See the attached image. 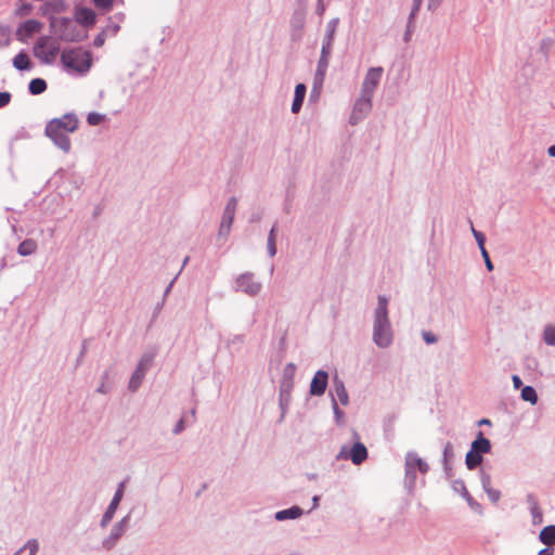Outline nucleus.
<instances>
[{
  "mask_svg": "<svg viewBox=\"0 0 555 555\" xmlns=\"http://www.w3.org/2000/svg\"><path fill=\"white\" fill-rule=\"evenodd\" d=\"M78 127V119L73 114H66L61 118L52 119L46 127V134L49 137L60 149L68 152L70 149V140L67 133L74 132Z\"/></svg>",
  "mask_w": 555,
  "mask_h": 555,
  "instance_id": "nucleus-1",
  "label": "nucleus"
},
{
  "mask_svg": "<svg viewBox=\"0 0 555 555\" xmlns=\"http://www.w3.org/2000/svg\"><path fill=\"white\" fill-rule=\"evenodd\" d=\"M387 305V298L385 296H378V302L374 315L373 340L380 348L390 346L392 341V332L388 319Z\"/></svg>",
  "mask_w": 555,
  "mask_h": 555,
  "instance_id": "nucleus-2",
  "label": "nucleus"
},
{
  "mask_svg": "<svg viewBox=\"0 0 555 555\" xmlns=\"http://www.w3.org/2000/svg\"><path fill=\"white\" fill-rule=\"evenodd\" d=\"M92 53L81 47L64 49L61 53V63L66 72L86 75L92 67Z\"/></svg>",
  "mask_w": 555,
  "mask_h": 555,
  "instance_id": "nucleus-3",
  "label": "nucleus"
},
{
  "mask_svg": "<svg viewBox=\"0 0 555 555\" xmlns=\"http://www.w3.org/2000/svg\"><path fill=\"white\" fill-rule=\"evenodd\" d=\"M60 52L59 42L48 36L38 38L34 46V54L46 64H52Z\"/></svg>",
  "mask_w": 555,
  "mask_h": 555,
  "instance_id": "nucleus-4",
  "label": "nucleus"
},
{
  "mask_svg": "<svg viewBox=\"0 0 555 555\" xmlns=\"http://www.w3.org/2000/svg\"><path fill=\"white\" fill-rule=\"evenodd\" d=\"M383 75V68L382 67H372L366 73V76L364 78V81L362 83V93L367 95H373L374 90L379 83V80Z\"/></svg>",
  "mask_w": 555,
  "mask_h": 555,
  "instance_id": "nucleus-5",
  "label": "nucleus"
},
{
  "mask_svg": "<svg viewBox=\"0 0 555 555\" xmlns=\"http://www.w3.org/2000/svg\"><path fill=\"white\" fill-rule=\"evenodd\" d=\"M338 457L350 459L353 464L359 465L366 460L367 450L363 443L357 442L352 446L351 450L348 453H345V451L341 450Z\"/></svg>",
  "mask_w": 555,
  "mask_h": 555,
  "instance_id": "nucleus-6",
  "label": "nucleus"
},
{
  "mask_svg": "<svg viewBox=\"0 0 555 555\" xmlns=\"http://www.w3.org/2000/svg\"><path fill=\"white\" fill-rule=\"evenodd\" d=\"M236 204H237V199L235 197H231L229 199V202L224 208L222 221L220 224V233H225V234L229 233L232 222L234 220Z\"/></svg>",
  "mask_w": 555,
  "mask_h": 555,
  "instance_id": "nucleus-7",
  "label": "nucleus"
},
{
  "mask_svg": "<svg viewBox=\"0 0 555 555\" xmlns=\"http://www.w3.org/2000/svg\"><path fill=\"white\" fill-rule=\"evenodd\" d=\"M237 287L247 295L254 296L260 292L261 284L255 281L253 275L244 274L237 279Z\"/></svg>",
  "mask_w": 555,
  "mask_h": 555,
  "instance_id": "nucleus-8",
  "label": "nucleus"
},
{
  "mask_svg": "<svg viewBox=\"0 0 555 555\" xmlns=\"http://www.w3.org/2000/svg\"><path fill=\"white\" fill-rule=\"evenodd\" d=\"M371 99V95L362 93L361 98L354 104V108L351 115L352 122H356L358 119L362 118L370 112L372 107Z\"/></svg>",
  "mask_w": 555,
  "mask_h": 555,
  "instance_id": "nucleus-9",
  "label": "nucleus"
},
{
  "mask_svg": "<svg viewBox=\"0 0 555 555\" xmlns=\"http://www.w3.org/2000/svg\"><path fill=\"white\" fill-rule=\"evenodd\" d=\"M151 362H152L151 358H143V359H141V361L139 362V364L137 366V370L132 374V376L130 378V382H129V388L131 390H137L138 389V387L140 386V384H141V382H142V379L144 377V374L147 371Z\"/></svg>",
  "mask_w": 555,
  "mask_h": 555,
  "instance_id": "nucleus-10",
  "label": "nucleus"
},
{
  "mask_svg": "<svg viewBox=\"0 0 555 555\" xmlns=\"http://www.w3.org/2000/svg\"><path fill=\"white\" fill-rule=\"evenodd\" d=\"M328 375L325 371H318L310 384V392L313 396H321L325 392Z\"/></svg>",
  "mask_w": 555,
  "mask_h": 555,
  "instance_id": "nucleus-11",
  "label": "nucleus"
},
{
  "mask_svg": "<svg viewBox=\"0 0 555 555\" xmlns=\"http://www.w3.org/2000/svg\"><path fill=\"white\" fill-rule=\"evenodd\" d=\"M75 18L77 23L87 28L92 27L96 22V15L94 11L87 8H77L75 12Z\"/></svg>",
  "mask_w": 555,
  "mask_h": 555,
  "instance_id": "nucleus-12",
  "label": "nucleus"
},
{
  "mask_svg": "<svg viewBox=\"0 0 555 555\" xmlns=\"http://www.w3.org/2000/svg\"><path fill=\"white\" fill-rule=\"evenodd\" d=\"M122 495H124V483H120L111 504L108 505V508L106 509V512L103 516V522L111 521V519L113 518V516L122 499Z\"/></svg>",
  "mask_w": 555,
  "mask_h": 555,
  "instance_id": "nucleus-13",
  "label": "nucleus"
},
{
  "mask_svg": "<svg viewBox=\"0 0 555 555\" xmlns=\"http://www.w3.org/2000/svg\"><path fill=\"white\" fill-rule=\"evenodd\" d=\"M336 25L337 21H331L327 25V34L322 44L321 56L330 57Z\"/></svg>",
  "mask_w": 555,
  "mask_h": 555,
  "instance_id": "nucleus-14",
  "label": "nucleus"
},
{
  "mask_svg": "<svg viewBox=\"0 0 555 555\" xmlns=\"http://www.w3.org/2000/svg\"><path fill=\"white\" fill-rule=\"evenodd\" d=\"M42 27V24L36 20L25 21L18 28L17 34L20 36L29 37L35 33H38Z\"/></svg>",
  "mask_w": 555,
  "mask_h": 555,
  "instance_id": "nucleus-15",
  "label": "nucleus"
},
{
  "mask_svg": "<svg viewBox=\"0 0 555 555\" xmlns=\"http://www.w3.org/2000/svg\"><path fill=\"white\" fill-rule=\"evenodd\" d=\"M472 450L478 452L479 454L488 453L491 450V443L490 440L485 438L482 433L479 431L477 439L473 441L472 443Z\"/></svg>",
  "mask_w": 555,
  "mask_h": 555,
  "instance_id": "nucleus-16",
  "label": "nucleus"
},
{
  "mask_svg": "<svg viewBox=\"0 0 555 555\" xmlns=\"http://www.w3.org/2000/svg\"><path fill=\"white\" fill-rule=\"evenodd\" d=\"M306 95V86L304 83H298L295 88V96L292 104V112L297 114L302 105L304 99Z\"/></svg>",
  "mask_w": 555,
  "mask_h": 555,
  "instance_id": "nucleus-17",
  "label": "nucleus"
},
{
  "mask_svg": "<svg viewBox=\"0 0 555 555\" xmlns=\"http://www.w3.org/2000/svg\"><path fill=\"white\" fill-rule=\"evenodd\" d=\"M528 503L530 504V511L532 515V521L534 525H540L543 521L542 511L539 506L537 499L533 495H528Z\"/></svg>",
  "mask_w": 555,
  "mask_h": 555,
  "instance_id": "nucleus-18",
  "label": "nucleus"
},
{
  "mask_svg": "<svg viewBox=\"0 0 555 555\" xmlns=\"http://www.w3.org/2000/svg\"><path fill=\"white\" fill-rule=\"evenodd\" d=\"M406 466L410 469L417 468L421 473L425 474L428 470V465L416 454H409L406 457Z\"/></svg>",
  "mask_w": 555,
  "mask_h": 555,
  "instance_id": "nucleus-19",
  "label": "nucleus"
},
{
  "mask_svg": "<svg viewBox=\"0 0 555 555\" xmlns=\"http://www.w3.org/2000/svg\"><path fill=\"white\" fill-rule=\"evenodd\" d=\"M542 543L546 545L555 544V526L544 527L539 535Z\"/></svg>",
  "mask_w": 555,
  "mask_h": 555,
  "instance_id": "nucleus-20",
  "label": "nucleus"
},
{
  "mask_svg": "<svg viewBox=\"0 0 555 555\" xmlns=\"http://www.w3.org/2000/svg\"><path fill=\"white\" fill-rule=\"evenodd\" d=\"M13 65L15 68L24 70L30 68L31 63L29 56L25 52H20L14 56Z\"/></svg>",
  "mask_w": 555,
  "mask_h": 555,
  "instance_id": "nucleus-21",
  "label": "nucleus"
},
{
  "mask_svg": "<svg viewBox=\"0 0 555 555\" xmlns=\"http://www.w3.org/2000/svg\"><path fill=\"white\" fill-rule=\"evenodd\" d=\"M301 515V509L297 506L291 507L288 509L280 511L275 514V518L278 520L285 519H295Z\"/></svg>",
  "mask_w": 555,
  "mask_h": 555,
  "instance_id": "nucleus-22",
  "label": "nucleus"
},
{
  "mask_svg": "<svg viewBox=\"0 0 555 555\" xmlns=\"http://www.w3.org/2000/svg\"><path fill=\"white\" fill-rule=\"evenodd\" d=\"M482 462V455L474 450H469L466 454L465 463L468 469H474Z\"/></svg>",
  "mask_w": 555,
  "mask_h": 555,
  "instance_id": "nucleus-23",
  "label": "nucleus"
},
{
  "mask_svg": "<svg viewBox=\"0 0 555 555\" xmlns=\"http://www.w3.org/2000/svg\"><path fill=\"white\" fill-rule=\"evenodd\" d=\"M36 249H37V244L35 241L25 240L18 245L17 251L22 256H28V255L34 254L36 251Z\"/></svg>",
  "mask_w": 555,
  "mask_h": 555,
  "instance_id": "nucleus-24",
  "label": "nucleus"
},
{
  "mask_svg": "<svg viewBox=\"0 0 555 555\" xmlns=\"http://www.w3.org/2000/svg\"><path fill=\"white\" fill-rule=\"evenodd\" d=\"M28 88L31 94L38 95L47 90V82L41 78H35L29 82Z\"/></svg>",
  "mask_w": 555,
  "mask_h": 555,
  "instance_id": "nucleus-25",
  "label": "nucleus"
},
{
  "mask_svg": "<svg viewBox=\"0 0 555 555\" xmlns=\"http://www.w3.org/2000/svg\"><path fill=\"white\" fill-rule=\"evenodd\" d=\"M335 395L343 405L348 404V393L343 383H335Z\"/></svg>",
  "mask_w": 555,
  "mask_h": 555,
  "instance_id": "nucleus-26",
  "label": "nucleus"
},
{
  "mask_svg": "<svg viewBox=\"0 0 555 555\" xmlns=\"http://www.w3.org/2000/svg\"><path fill=\"white\" fill-rule=\"evenodd\" d=\"M521 398L534 404L538 401V396L533 387L526 386L521 389Z\"/></svg>",
  "mask_w": 555,
  "mask_h": 555,
  "instance_id": "nucleus-27",
  "label": "nucleus"
},
{
  "mask_svg": "<svg viewBox=\"0 0 555 555\" xmlns=\"http://www.w3.org/2000/svg\"><path fill=\"white\" fill-rule=\"evenodd\" d=\"M544 341L547 345L555 346V326L547 325L543 333Z\"/></svg>",
  "mask_w": 555,
  "mask_h": 555,
  "instance_id": "nucleus-28",
  "label": "nucleus"
},
{
  "mask_svg": "<svg viewBox=\"0 0 555 555\" xmlns=\"http://www.w3.org/2000/svg\"><path fill=\"white\" fill-rule=\"evenodd\" d=\"M274 231H275V227H273L271 229L269 237H268V251L271 257H273L276 253Z\"/></svg>",
  "mask_w": 555,
  "mask_h": 555,
  "instance_id": "nucleus-29",
  "label": "nucleus"
},
{
  "mask_svg": "<svg viewBox=\"0 0 555 555\" xmlns=\"http://www.w3.org/2000/svg\"><path fill=\"white\" fill-rule=\"evenodd\" d=\"M327 64H328V57L320 56L317 75L320 76L321 79H323V77L325 75Z\"/></svg>",
  "mask_w": 555,
  "mask_h": 555,
  "instance_id": "nucleus-30",
  "label": "nucleus"
},
{
  "mask_svg": "<svg viewBox=\"0 0 555 555\" xmlns=\"http://www.w3.org/2000/svg\"><path fill=\"white\" fill-rule=\"evenodd\" d=\"M103 120V116L98 113H90L87 117V121L91 126H96Z\"/></svg>",
  "mask_w": 555,
  "mask_h": 555,
  "instance_id": "nucleus-31",
  "label": "nucleus"
},
{
  "mask_svg": "<svg viewBox=\"0 0 555 555\" xmlns=\"http://www.w3.org/2000/svg\"><path fill=\"white\" fill-rule=\"evenodd\" d=\"M472 232L478 243L479 248L482 249V247H485V242H486V237H485L483 233L475 230L474 227H472Z\"/></svg>",
  "mask_w": 555,
  "mask_h": 555,
  "instance_id": "nucleus-32",
  "label": "nucleus"
},
{
  "mask_svg": "<svg viewBox=\"0 0 555 555\" xmlns=\"http://www.w3.org/2000/svg\"><path fill=\"white\" fill-rule=\"evenodd\" d=\"M29 550V555H36V553L39 550V543L37 540H29L26 544V546Z\"/></svg>",
  "mask_w": 555,
  "mask_h": 555,
  "instance_id": "nucleus-33",
  "label": "nucleus"
},
{
  "mask_svg": "<svg viewBox=\"0 0 555 555\" xmlns=\"http://www.w3.org/2000/svg\"><path fill=\"white\" fill-rule=\"evenodd\" d=\"M480 251H481V255H482V257L485 259V263H486L487 269L489 271H492L493 270V264H492V262L490 260V257H489V254H488L486 247H482V249H480Z\"/></svg>",
  "mask_w": 555,
  "mask_h": 555,
  "instance_id": "nucleus-34",
  "label": "nucleus"
},
{
  "mask_svg": "<svg viewBox=\"0 0 555 555\" xmlns=\"http://www.w3.org/2000/svg\"><path fill=\"white\" fill-rule=\"evenodd\" d=\"M11 101V93L0 92V108L7 106Z\"/></svg>",
  "mask_w": 555,
  "mask_h": 555,
  "instance_id": "nucleus-35",
  "label": "nucleus"
},
{
  "mask_svg": "<svg viewBox=\"0 0 555 555\" xmlns=\"http://www.w3.org/2000/svg\"><path fill=\"white\" fill-rule=\"evenodd\" d=\"M423 338L427 344H434L437 340L431 332H423Z\"/></svg>",
  "mask_w": 555,
  "mask_h": 555,
  "instance_id": "nucleus-36",
  "label": "nucleus"
},
{
  "mask_svg": "<svg viewBox=\"0 0 555 555\" xmlns=\"http://www.w3.org/2000/svg\"><path fill=\"white\" fill-rule=\"evenodd\" d=\"M105 42V36L103 33L99 34L93 41V44L98 48L102 47Z\"/></svg>",
  "mask_w": 555,
  "mask_h": 555,
  "instance_id": "nucleus-37",
  "label": "nucleus"
},
{
  "mask_svg": "<svg viewBox=\"0 0 555 555\" xmlns=\"http://www.w3.org/2000/svg\"><path fill=\"white\" fill-rule=\"evenodd\" d=\"M488 494L493 502H496L500 499V492L496 490H488Z\"/></svg>",
  "mask_w": 555,
  "mask_h": 555,
  "instance_id": "nucleus-38",
  "label": "nucleus"
},
{
  "mask_svg": "<svg viewBox=\"0 0 555 555\" xmlns=\"http://www.w3.org/2000/svg\"><path fill=\"white\" fill-rule=\"evenodd\" d=\"M513 383L515 388H519L522 385V382L518 375L513 376Z\"/></svg>",
  "mask_w": 555,
  "mask_h": 555,
  "instance_id": "nucleus-39",
  "label": "nucleus"
},
{
  "mask_svg": "<svg viewBox=\"0 0 555 555\" xmlns=\"http://www.w3.org/2000/svg\"><path fill=\"white\" fill-rule=\"evenodd\" d=\"M183 420H180L173 429L175 434H179L183 429Z\"/></svg>",
  "mask_w": 555,
  "mask_h": 555,
  "instance_id": "nucleus-40",
  "label": "nucleus"
},
{
  "mask_svg": "<svg viewBox=\"0 0 555 555\" xmlns=\"http://www.w3.org/2000/svg\"><path fill=\"white\" fill-rule=\"evenodd\" d=\"M553 553H554V551L552 548L546 547V548L541 550L538 553V555H553Z\"/></svg>",
  "mask_w": 555,
  "mask_h": 555,
  "instance_id": "nucleus-41",
  "label": "nucleus"
},
{
  "mask_svg": "<svg viewBox=\"0 0 555 555\" xmlns=\"http://www.w3.org/2000/svg\"><path fill=\"white\" fill-rule=\"evenodd\" d=\"M98 4H100L103 9H111V4L112 2H106V1H103V2H96Z\"/></svg>",
  "mask_w": 555,
  "mask_h": 555,
  "instance_id": "nucleus-42",
  "label": "nucleus"
},
{
  "mask_svg": "<svg viewBox=\"0 0 555 555\" xmlns=\"http://www.w3.org/2000/svg\"><path fill=\"white\" fill-rule=\"evenodd\" d=\"M418 3L414 4L412 11H411V14H410V17L413 18L415 13L418 11Z\"/></svg>",
  "mask_w": 555,
  "mask_h": 555,
  "instance_id": "nucleus-43",
  "label": "nucleus"
},
{
  "mask_svg": "<svg viewBox=\"0 0 555 555\" xmlns=\"http://www.w3.org/2000/svg\"><path fill=\"white\" fill-rule=\"evenodd\" d=\"M547 152L551 157H555V145L550 146Z\"/></svg>",
  "mask_w": 555,
  "mask_h": 555,
  "instance_id": "nucleus-44",
  "label": "nucleus"
},
{
  "mask_svg": "<svg viewBox=\"0 0 555 555\" xmlns=\"http://www.w3.org/2000/svg\"><path fill=\"white\" fill-rule=\"evenodd\" d=\"M479 425H490V421L487 418H482L479 421Z\"/></svg>",
  "mask_w": 555,
  "mask_h": 555,
  "instance_id": "nucleus-45",
  "label": "nucleus"
},
{
  "mask_svg": "<svg viewBox=\"0 0 555 555\" xmlns=\"http://www.w3.org/2000/svg\"><path fill=\"white\" fill-rule=\"evenodd\" d=\"M451 449H452V448H451V444H450V443H448V444L446 446V448H444V454L447 455V454L449 453V451H451Z\"/></svg>",
  "mask_w": 555,
  "mask_h": 555,
  "instance_id": "nucleus-46",
  "label": "nucleus"
},
{
  "mask_svg": "<svg viewBox=\"0 0 555 555\" xmlns=\"http://www.w3.org/2000/svg\"><path fill=\"white\" fill-rule=\"evenodd\" d=\"M410 35H411V31H410V28H409L408 33L405 34V37H404L405 41H409Z\"/></svg>",
  "mask_w": 555,
  "mask_h": 555,
  "instance_id": "nucleus-47",
  "label": "nucleus"
},
{
  "mask_svg": "<svg viewBox=\"0 0 555 555\" xmlns=\"http://www.w3.org/2000/svg\"><path fill=\"white\" fill-rule=\"evenodd\" d=\"M65 39L68 40V41H75L76 40V38H74V37H65Z\"/></svg>",
  "mask_w": 555,
  "mask_h": 555,
  "instance_id": "nucleus-48",
  "label": "nucleus"
},
{
  "mask_svg": "<svg viewBox=\"0 0 555 555\" xmlns=\"http://www.w3.org/2000/svg\"><path fill=\"white\" fill-rule=\"evenodd\" d=\"M15 555H17V554H15Z\"/></svg>",
  "mask_w": 555,
  "mask_h": 555,
  "instance_id": "nucleus-49",
  "label": "nucleus"
}]
</instances>
